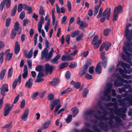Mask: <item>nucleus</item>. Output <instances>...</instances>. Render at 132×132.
<instances>
[{
    "mask_svg": "<svg viewBox=\"0 0 132 132\" xmlns=\"http://www.w3.org/2000/svg\"><path fill=\"white\" fill-rule=\"evenodd\" d=\"M98 106L103 111V113L100 110H97L96 112H95L94 110L91 109L86 111L84 114V117L86 120H87V117L89 116H92V114L94 113V117L96 119L100 121L97 125L96 124L97 122L96 120L92 121V122L95 124L92 127L93 129L95 131L101 132V129L106 131L110 129L113 128L114 122L112 120L113 119H114L117 123V124L114 125L115 127L118 128L119 126L123 125V124L122 120L118 117L114 116L113 114L111 115L109 118L105 117V116L108 114V112L106 111L105 110L104 108L100 105L99 104L95 107L94 109L97 110Z\"/></svg>",
    "mask_w": 132,
    "mask_h": 132,
    "instance_id": "obj_1",
    "label": "nucleus"
},
{
    "mask_svg": "<svg viewBox=\"0 0 132 132\" xmlns=\"http://www.w3.org/2000/svg\"><path fill=\"white\" fill-rule=\"evenodd\" d=\"M130 68V67L129 65L123 63L122 61H120L118 62L116 71H118L121 75L122 78L128 79L130 78H132V76L127 75L124 74V73L129 74L132 72V69H131L128 71L126 69L127 68L128 69H129Z\"/></svg>",
    "mask_w": 132,
    "mask_h": 132,
    "instance_id": "obj_2",
    "label": "nucleus"
},
{
    "mask_svg": "<svg viewBox=\"0 0 132 132\" xmlns=\"http://www.w3.org/2000/svg\"><path fill=\"white\" fill-rule=\"evenodd\" d=\"M45 44L46 47L42 52L41 58L43 59L45 57V60L46 61H48L50 60L53 55L54 49L53 48H52L49 52L48 53L50 47L49 45V43L46 39L45 40Z\"/></svg>",
    "mask_w": 132,
    "mask_h": 132,
    "instance_id": "obj_3",
    "label": "nucleus"
},
{
    "mask_svg": "<svg viewBox=\"0 0 132 132\" xmlns=\"http://www.w3.org/2000/svg\"><path fill=\"white\" fill-rule=\"evenodd\" d=\"M126 95L129 97H125L122 99H119L118 102L119 103V105L123 107L132 105V94H128V92H125Z\"/></svg>",
    "mask_w": 132,
    "mask_h": 132,
    "instance_id": "obj_4",
    "label": "nucleus"
},
{
    "mask_svg": "<svg viewBox=\"0 0 132 132\" xmlns=\"http://www.w3.org/2000/svg\"><path fill=\"white\" fill-rule=\"evenodd\" d=\"M102 9L101 8L100 10L98 15L97 16V18L101 17V22H103L106 18L107 20H108L111 15L110 9L106 8L104 11L102 15Z\"/></svg>",
    "mask_w": 132,
    "mask_h": 132,
    "instance_id": "obj_5",
    "label": "nucleus"
},
{
    "mask_svg": "<svg viewBox=\"0 0 132 132\" xmlns=\"http://www.w3.org/2000/svg\"><path fill=\"white\" fill-rule=\"evenodd\" d=\"M127 110V108L126 107L119 108L115 110L114 113L117 115L120 116L123 119L125 120L126 119V115L124 113Z\"/></svg>",
    "mask_w": 132,
    "mask_h": 132,
    "instance_id": "obj_6",
    "label": "nucleus"
},
{
    "mask_svg": "<svg viewBox=\"0 0 132 132\" xmlns=\"http://www.w3.org/2000/svg\"><path fill=\"white\" fill-rule=\"evenodd\" d=\"M123 9L122 6L119 5L115 8L114 10V13L113 15V21L116 20L118 17V14L121 13L122 12Z\"/></svg>",
    "mask_w": 132,
    "mask_h": 132,
    "instance_id": "obj_7",
    "label": "nucleus"
},
{
    "mask_svg": "<svg viewBox=\"0 0 132 132\" xmlns=\"http://www.w3.org/2000/svg\"><path fill=\"white\" fill-rule=\"evenodd\" d=\"M112 84L110 82L108 84L106 85V88L105 91H104L103 92V94L104 95V92H106L107 94H109L111 92L112 93V95L113 97H115L116 96V90L113 89H112Z\"/></svg>",
    "mask_w": 132,
    "mask_h": 132,
    "instance_id": "obj_8",
    "label": "nucleus"
},
{
    "mask_svg": "<svg viewBox=\"0 0 132 132\" xmlns=\"http://www.w3.org/2000/svg\"><path fill=\"white\" fill-rule=\"evenodd\" d=\"M98 38L97 36H95L94 37L93 40L92 42V44L94 45V48L95 49L98 48L101 43V39H98Z\"/></svg>",
    "mask_w": 132,
    "mask_h": 132,
    "instance_id": "obj_9",
    "label": "nucleus"
},
{
    "mask_svg": "<svg viewBox=\"0 0 132 132\" xmlns=\"http://www.w3.org/2000/svg\"><path fill=\"white\" fill-rule=\"evenodd\" d=\"M13 107V104L11 105L10 103H8L6 104L3 113L4 116H6L9 114Z\"/></svg>",
    "mask_w": 132,
    "mask_h": 132,
    "instance_id": "obj_10",
    "label": "nucleus"
},
{
    "mask_svg": "<svg viewBox=\"0 0 132 132\" xmlns=\"http://www.w3.org/2000/svg\"><path fill=\"white\" fill-rule=\"evenodd\" d=\"M0 91L1 94L3 96V98H4V97L6 95L5 92L8 91V85L7 84H3L2 87L0 88Z\"/></svg>",
    "mask_w": 132,
    "mask_h": 132,
    "instance_id": "obj_11",
    "label": "nucleus"
},
{
    "mask_svg": "<svg viewBox=\"0 0 132 132\" xmlns=\"http://www.w3.org/2000/svg\"><path fill=\"white\" fill-rule=\"evenodd\" d=\"M104 95L105 97H106L107 98H105L103 97H101V99L103 101H112L113 102H115L116 100V99L115 98H111L110 96L108 94H107L106 92H104Z\"/></svg>",
    "mask_w": 132,
    "mask_h": 132,
    "instance_id": "obj_12",
    "label": "nucleus"
},
{
    "mask_svg": "<svg viewBox=\"0 0 132 132\" xmlns=\"http://www.w3.org/2000/svg\"><path fill=\"white\" fill-rule=\"evenodd\" d=\"M29 110L28 108H26L21 117V118L23 121H26L28 119V117L29 114Z\"/></svg>",
    "mask_w": 132,
    "mask_h": 132,
    "instance_id": "obj_13",
    "label": "nucleus"
},
{
    "mask_svg": "<svg viewBox=\"0 0 132 132\" xmlns=\"http://www.w3.org/2000/svg\"><path fill=\"white\" fill-rule=\"evenodd\" d=\"M45 71L46 73H49L51 74L53 70L54 67L52 65H50L47 63L45 65Z\"/></svg>",
    "mask_w": 132,
    "mask_h": 132,
    "instance_id": "obj_14",
    "label": "nucleus"
},
{
    "mask_svg": "<svg viewBox=\"0 0 132 132\" xmlns=\"http://www.w3.org/2000/svg\"><path fill=\"white\" fill-rule=\"evenodd\" d=\"M77 23L79 25L80 27L83 28L86 27L88 26L87 23L86 22L81 21L79 17L77 18Z\"/></svg>",
    "mask_w": 132,
    "mask_h": 132,
    "instance_id": "obj_15",
    "label": "nucleus"
},
{
    "mask_svg": "<svg viewBox=\"0 0 132 132\" xmlns=\"http://www.w3.org/2000/svg\"><path fill=\"white\" fill-rule=\"evenodd\" d=\"M117 80H115L114 81V85L116 87L120 86H123L125 89H127L128 88H129V87H131V86L130 84H124V85L122 83H119L117 82Z\"/></svg>",
    "mask_w": 132,
    "mask_h": 132,
    "instance_id": "obj_16",
    "label": "nucleus"
},
{
    "mask_svg": "<svg viewBox=\"0 0 132 132\" xmlns=\"http://www.w3.org/2000/svg\"><path fill=\"white\" fill-rule=\"evenodd\" d=\"M105 55V52H102L101 53V57L103 59L102 64L104 68L105 67L107 61V58L104 56Z\"/></svg>",
    "mask_w": 132,
    "mask_h": 132,
    "instance_id": "obj_17",
    "label": "nucleus"
},
{
    "mask_svg": "<svg viewBox=\"0 0 132 132\" xmlns=\"http://www.w3.org/2000/svg\"><path fill=\"white\" fill-rule=\"evenodd\" d=\"M21 75L20 74L18 78L16 79L14 81L13 85L12 88L13 89L15 88L16 84L18 82L20 83L21 81Z\"/></svg>",
    "mask_w": 132,
    "mask_h": 132,
    "instance_id": "obj_18",
    "label": "nucleus"
},
{
    "mask_svg": "<svg viewBox=\"0 0 132 132\" xmlns=\"http://www.w3.org/2000/svg\"><path fill=\"white\" fill-rule=\"evenodd\" d=\"M113 76L115 77L118 78V80H117V82L118 81H121L127 84L128 80L122 79L120 76V75L119 74L113 75L112 76V77Z\"/></svg>",
    "mask_w": 132,
    "mask_h": 132,
    "instance_id": "obj_19",
    "label": "nucleus"
},
{
    "mask_svg": "<svg viewBox=\"0 0 132 132\" xmlns=\"http://www.w3.org/2000/svg\"><path fill=\"white\" fill-rule=\"evenodd\" d=\"M19 24L18 22H16L14 24V30L17 31L18 34H20L21 30V28L19 27Z\"/></svg>",
    "mask_w": 132,
    "mask_h": 132,
    "instance_id": "obj_20",
    "label": "nucleus"
},
{
    "mask_svg": "<svg viewBox=\"0 0 132 132\" xmlns=\"http://www.w3.org/2000/svg\"><path fill=\"white\" fill-rule=\"evenodd\" d=\"M56 12L58 14L61 13H64L65 12V9L63 7L61 8L60 9L59 6L56 4Z\"/></svg>",
    "mask_w": 132,
    "mask_h": 132,
    "instance_id": "obj_21",
    "label": "nucleus"
},
{
    "mask_svg": "<svg viewBox=\"0 0 132 132\" xmlns=\"http://www.w3.org/2000/svg\"><path fill=\"white\" fill-rule=\"evenodd\" d=\"M101 62H100L97 63L95 69V71L97 74H100L101 72L102 68L101 67Z\"/></svg>",
    "mask_w": 132,
    "mask_h": 132,
    "instance_id": "obj_22",
    "label": "nucleus"
},
{
    "mask_svg": "<svg viewBox=\"0 0 132 132\" xmlns=\"http://www.w3.org/2000/svg\"><path fill=\"white\" fill-rule=\"evenodd\" d=\"M23 9L28 11L29 14L31 13L32 11V8L31 6H29L27 5L24 4H23Z\"/></svg>",
    "mask_w": 132,
    "mask_h": 132,
    "instance_id": "obj_23",
    "label": "nucleus"
},
{
    "mask_svg": "<svg viewBox=\"0 0 132 132\" xmlns=\"http://www.w3.org/2000/svg\"><path fill=\"white\" fill-rule=\"evenodd\" d=\"M32 79L31 78H30L26 82L25 84L26 87L29 88H30L32 85Z\"/></svg>",
    "mask_w": 132,
    "mask_h": 132,
    "instance_id": "obj_24",
    "label": "nucleus"
},
{
    "mask_svg": "<svg viewBox=\"0 0 132 132\" xmlns=\"http://www.w3.org/2000/svg\"><path fill=\"white\" fill-rule=\"evenodd\" d=\"M51 123V121L49 120L45 122L42 124V128L44 129H46L47 128L49 127Z\"/></svg>",
    "mask_w": 132,
    "mask_h": 132,
    "instance_id": "obj_25",
    "label": "nucleus"
},
{
    "mask_svg": "<svg viewBox=\"0 0 132 132\" xmlns=\"http://www.w3.org/2000/svg\"><path fill=\"white\" fill-rule=\"evenodd\" d=\"M20 50V45L18 44L17 41L16 42L15 47L14 48L15 53L17 54L19 53Z\"/></svg>",
    "mask_w": 132,
    "mask_h": 132,
    "instance_id": "obj_26",
    "label": "nucleus"
},
{
    "mask_svg": "<svg viewBox=\"0 0 132 132\" xmlns=\"http://www.w3.org/2000/svg\"><path fill=\"white\" fill-rule=\"evenodd\" d=\"M55 11V9H52L51 13L52 18V23L53 25H54L56 21L55 17L54 14Z\"/></svg>",
    "mask_w": 132,
    "mask_h": 132,
    "instance_id": "obj_27",
    "label": "nucleus"
},
{
    "mask_svg": "<svg viewBox=\"0 0 132 132\" xmlns=\"http://www.w3.org/2000/svg\"><path fill=\"white\" fill-rule=\"evenodd\" d=\"M70 84L74 86V87L77 88H79L80 86V83L79 82H76L73 81H71L70 82Z\"/></svg>",
    "mask_w": 132,
    "mask_h": 132,
    "instance_id": "obj_28",
    "label": "nucleus"
},
{
    "mask_svg": "<svg viewBox=\"0 0 132 132\" xmlns=\"http://www.w3.org/2000/svg\"><path fill=\"white\" fill-rule=\"evenodd\" d=\"M88 66L87 65H85L81 68L80 73L82 75L85 74L87 71Z\"/></svg>",
    "mask_w": 132,
    "mask_h": 132,
    "instance_id": "obj_29",
    "label": "nucleus"
},
{
    "mask_svg": "<svg viewBox=\"0 0 132 132\" xmlns=\"http://www.w3.org/2000/svg\"><path fill=\"white\" fill-rule=\"evenodd\" d=\"M71 110L73 112V117H75L79 112V109L76 107L73 108Z\"/></svg>",
    "mask_w": 132,
    "mask_h": 132,
    "instance_id": "obj_30",
    "label": "nucleus"
},
{
    "mask_svg": "<svg viewBox=\"0 0 132 132\" xmlns=\"http://www.w3.org/2000/svg\"><path fill=\"white\" fill-rule=\"evenodd\" d=\"M59 79L57 78L54 79L51 82V84L52 86H55L59 83Z\"/></svg>",
    "mask_w": 132,
    "mask_h": 132,
    "instance_id": "obj_31",
    "label": "nucleus"
},
{
    "mask_svg": "<svg viewBox=\"0 0 132 132\" xmlns=\"http://www.w3.org/2000/svg\"><path fill=\"white\" fill-rule=\"evenodd\" d=\"M103 44H104V46L105 48V50L106 51H108L111 45V44L109 42H106Z\"/></svg>",
    "mask_w": 132,
    "mask_h": 132,
    "instance_id": "obj_32",
    "label": "nucleus"
},
{
    "mask_svg": "<svg viewBox=\"0 0 132 132\" xmlns=\"http://www.w3.org/2000/svg\"><path fill=\"white\" fill-rule=\"evenodd\" d=\"M33 49V48H32L28 54L26 53L25 54V56L28 59H30L31 57Z\"/></svg>",
    "mask_w": 132,
    "mask_h": 132,
    "instance_id": "obj_33",
    "label": "nucleus"
},
{
    "mask_svg": "<svg viewBox=\"0 0 132 132\" xmlns=\"http://www.w3.org/2000/svg\"><path fill=\"white\" fill-rule=\"evenodd\" d=\"M76 132H94V131L90 130L89 129L84 128L81 130L77 129L76 130Z\"/></svg>",
    "mask_w": 132,
    "mask_h": 132,
    "instance_id": "obj_34",
    "label": "nucleus"
},
{
    "mask_svg": "<svg viewBox=\"0 0 132 132\" xmlns=\"http://www.w3.org/2000/svg\"><path fill=\"white\" fill-rule=\"evenodd\" d=\"M60 55L58 54L56 55L54 59L51 60V61L54 63H57V61L60 58Z\"/></svg>",
    "mask_w": 132,
    "mask_h": 132,
    "instance_id": "obj_35",
    "label": "nucleus"
},
{
    "mask_svg": "<svg viewBox=\"0 0 132 132\" xmlns=\"http://www.w3.org/2000/svg\"><path fill=\"white\" fill-rule=\"evenodd\" d=\"M3 1H4V4H5L6 7L7 9L9 8L11 4L10 0H3Z\"/></svg>",
    "mask_w": 132,
    "mask_h": 132,
    "instance_id": "obj_36",
    "label": "nucleus"
},
{
    "mask_svg": "<svg viewBox=\"0 0 132 132\" xmlns=\"http://www.w3.org/2000/svg\"><path fill=\"white\" fill-rule=\"evenodd\" d=\"M78 52V51L77 50H75L74 52H73L72 53H70V51H68L67 52L65 53V54L66 55H75Z\"/></svg>",
    "mask_w": 132,
    "mask_h": 132,
    "instance_id": "obj_37",
    "label": "nucleus"
},
{
    "mask_svg": "<svg viewBox=\"0 0 132 132\" xmlns=\"http://www.w3.org/2000/svg\"><path fill=\"white\" fill-rule=\"evenodd\" d=\"M39 13L40 15H44L45 14V13L43 7L42 6H41L39 10Z\"/></svg>",
    "mask_w": 132,
    "mask_h": 132,
    "instance_id": "obj_38",
    "label": "nucleus"
},
{
    "mask_svg": "<svg viewBox=\"0 0 132 132\" xmlns=\"http://www.w3.org/2000/svg\"><path fill=\"white\" fill-rule=\"evenodd\" d=\"M17 8V6L16 5H15L12 11V12L11 13V16H14L16 12Z\"/></svg>",
    "mask_w": 132,
    "mask_h": 132,
    "instance_id": "obj_39",
    "label": "nucleus"
},
{
    "mask_svg": "<svg viewBox=\"0 0 132 132\" xmlns=\"http://www.w3.org/2000/svg\"><path fill=\"white\" fill-rule=\"evenodd\" d=\"M110 31V30L108 28L105 29L103 31L104 34L105 36H108L109 34Z\"/></svg>",
    "mask_w": 132,
    "mask_h": 132,
    "instance_id": "obj_40",
    "label": "nucleus"
},
{
    "mask_svg": "<svg viewBox=\"0 0 132 132\" xmlns=\"http://www.w3.org/2000/svg\"><path fill=\"white\" fill-rule=\"evenodd\" d=\"M79 33V31L76 30L73 32L71 34V36L72 37H74L78 35Z\"/></svg>",
    "mask_w": 132,
    "mask_h": 132,
    "instance_id": "obj_41",
    "label": "nucleus"
},
{
    "mask_svg": "<svg viewBox=\"0 0 132 132\" xmlns=\"http://www.w3.org/2000/svg\"><path fill=\"white\" fill-rule=\"evenodd\" d=\"M6 72V70L5 69H3L1 71L0 76V78L1 79H3L5 75Z\"/></svg>",
    "mask_w": 132,
    "mask_h": 132,
    "instance_id": "obj_42",
    "label": "nucleus"
},
{
    "mask_svg": "<svg viewBox=\"0 0 132 132\" xmlns=\"http://www.w3.org/2000/svg\"><path fill=\"white\" fill-rule=\"evenodd\" d=\"M72 90L71 88H68L67 89L63 91L61 93V95H63L64 94H67L71 91Z\"/></svg>",
    "mask_w": 132,
    "mask_h": 132,
    "instance_id": "obj_43",
    "label": "nucleus"
},
{
    "mask_svg": "<svg viewBox=\"0 0 132 132\" xmlns=\"http://www.w3.org/2000/svg\"><path fill=\"white\" fill-rule=\"evenodd\" d=\"M72 116L70 115L69 116L65 119V121L67 123L70 122L72 120Z\"/></svg>",
    "mask_w": 132,
    "mask_h": 132,
    "instance_id": "obj_44",
    "label": "nucleus"
},
{
    "mask_svg": "<svg viewBox=\"0 0 132 132\" xmlns=\"http://www.w3.org/2000/svg\"><path fill=\"white\" fill-rule=\"evenodd\" d=\"M67 5L68 11L69 12L71 11L72 9L71 4V2L69 1H67Z\"/></svg>",
    "mask_w": 132,
    "mask_h": 132,
    "instance_id": "obj_45",
    "label": "nucleus"
},
{
    "mask_svg": "<svg viewBox=\"0 0 132 132\" xmlns=\"http://www.w3.org/2000/svg\"><path fill=\"white\" fill-rule=\"evenodd\" d=\"M89 92V90L87 88H85L84 90L83 93V96L85 98Z\"/></svg>",
    "mask_w": 132,
    "mask_h": 132,
    "instance_id": "obj_46",
    "label": "nucleus"
},
{
    "mask_svg": "<svg viewBox=\"0 0 132 132\" xmlns=\"http://www.w3.org/2000/svg\"><path fill=\"white\" fill-rule=\"evenodd\" d=\"M4 53L3 52H2L0 53V63H2L4 60Z\"/></svg>",
    "mask_w": 132,
    "mask_h": 132,
    "instance_id": "obj_47",
    "label": "nucleus"
},
{
    "mask_svg": "<svg viewBox=\"0 0 132 132\" xmlns=\"http://www.w3.org/2000/svg\"><path fill=\"white\" fill-rule=\"evenodd\" d=\"M100 7V6H98L96 5L95 6L94 8V15L95 16L96 15Z\"/></svg>",
    "mask_w": 132,
    "mask_h": 132,
    "instance_id": "obj_48",
    "label": "nucleus"
},
{
    "mask_svg": "<svg viewBox=\"0 0 132 132\" xmlns=\"http://www.w3.org/2000/svg\"><path fill=\"white\" fill-rule=\"evenodd\" d=\"M83 36V34L81 33L76 38V40L77 41H79L81 40L82 39Z\"/></svg>",
    "mask_w": 132,
    "mask_h": 132,
    "instance_id": "obj_49",
    "label": "nucleus"
},
{
    "mask_svg": "<svg viewBox=\"0 0 132 132\" xmlns=\"http://www.w3.org/2000/svg\"><path fill=\"white\" fill-rule=\"evenodd\" d=\"M12 53H8L6 56V60L8 61L10 60L12 57Z\"/></svg>",
    "mask_w": 132,
    "mask_h": 132,
    "instance_id": "obj_50",
    "label": "nucleus"
},
{
    "mask_svg": "<svg viewBox=\"0 0 132 132\" xmlns=\"http://www.w3.org/2000/svg\"><path fill=\"white\" fill-rule=\"evenodd\" d=\"M16 35V33L14 30H12L11 34V38H13Z\"/></svg>",
    "mask_w": 132,
    "mask_h": 132,
    "instance_id": "obj_51",
    "label": "nucleus"
},
{
    "mask_svg": "<svg viewBox=\"0 0 132 132\" xmlns=\"http://www.w3.org/2000/svg\"><path fill=\"white\" fill-rule=\"evenodd\" d=\"M13 73V68H11L9 69L8 72V77H11Z\"/></svg>",
    "mask_w": 132,
    "mask_h": 132,
    "instance_id": "obj_52",
    "label": "nucleus"
},
{
    "mask_svg": "<svg viewBox=\"0 0 132 132\" xmlns=\"http://www.w3.org/2000/svg\"><path fill=\"white\" fill-rule=\"evenodd\" d=\"M25 104V101L24 99L21 102L20 104V107L21 109L23 108Z\"/></svg>",
    "mask_w": 132,
    "mask_h": 132,
    "instance_id": "obj_53",
    "label": "nucleus"
},
{
    "mask_svg": "<svg viewBox=\"0 0 132 132\" xmlns=\"http://www.w3.org/2000/svg\"><path fill=\"white\" fill-rule=\"evenodd\" d=\"M43 69V67L40 65H38L36 67L35 70L38 71H40Z\"/></svg>",
    "mask_w": 132,
    "mask_h": 132,
    "instance_id": "obj_54",
    "label": "nucleus"
},
{
    "mask_svg": "<svg viewBox=\"0 0 132 132\" xmlns=\"http://www.w3.org/2000/svg\"><path fill=\"white\" fill-rule=\"evenodd\" d=\"M88 54V51H87L85 52H82L80 54V56L82 57H86Z\"/></svg>",
    "mask_w": 132,
    "mask_h": 132,
    "instance_id": "obj_55",
    "label": "nucleus"
},
{
    "mask_svg": "<svg viewBox=\"0 0 132 132\" xmlns=\"http://www.w3.org/2000/svg\"><path fill=\"white\" fill-rule=\"evenodd\" d=\"M23 9V5L22 4H20L18 5V12H20Z\"/></svg>",
    "mask_w": 132,
    "mask_h": 132,
    "instance_id": "obj_56",
    "label": "nucleus"
},
{
    "mask_svg": "<svg viewBox=\"0 0 132 132\" xmlns=\"http://www.w3.org/2000/svg\"><path fill=\"white\" fill-rule=\"evenodd\" d=\"M11 19L9 18H8L6 20L5 26L6 27H7L9 26L11 22Z\"/></svg>",
    "mask_w": 132,
    "mask_h": 132,
    "instance_id": "obj_57",
    "label": "nucleus"
},
{
    "mask_svg": "<svg viewBox=\"0 0 132 132\" xmlns=\"http://www.w3.org/2000/svg\"><path fill=\"white\" fill-rule=\"evenodd\" d=\"M54 97V95L52 93H51L49 94L48 96V99L50 100H52Z\"/></svg>",
    "mask_w": 132,
    "mask_h": 132,
    "instance_id": "obj_58",
    "label": "nucleus"
},
{
    "mask_svg": "<svg viewBox=\"0 0 132 132\" xmlns=\"http://www.w3.org/2000/svg\"><path fill=\"white\" fill-rule=\"evenodd\" d=\"M94 68L93 66L90 67L89 69V72L91 74H93L94 73Z\"/></svg>",
    "mask_w": 132,
    "mask_h": 132,
    "instance_id": "obj_59",
    "label": "nucleus"
},
{
    "mask_svg": "<svg viewBox=\"0 0 132 132\" xmlns=\"http://www.w3.org/2000/svg\"><path fill=\"white\" fill-rule=\"evenodd\" d=\"M30 22V20L27 19H25L23 20V25L24 26H25L27 24L29 23Z\"/></svg>",
    "mask_w": 132,
    "mask_h": 132,
    "instance_id": "obj_60",
    "label": "nucleus"
},
{
    "mask_svg": "<svg viewBox=\"0 0 132 132\" xmlns=\"http://www.w3.org/2000/svg\"><path fill=\"white\" fill-rule=\"evenodd\" d=\"M68 65V63L67 62H64L60 66V68L61 69L64 68Z\"/></svg>",
    "mask_w": 132,
    "mask_h": 132,
    "instance_id": "obj_61",
    "label": "nucleus"
},
{
    "mask_svg": "<svg viewBox=\"0 0 132 132\" xmlns=\"http://www.w3.org/2000/svg\"><path fill=\"white\" fill-rule=\"evenodd\" d=\"M43 23H41L40 22H39L38 23V31H40L42 30L41 29V28L42 27V25Z\"/></svg>",
    "mask_w": 132,
    "mask_h": 132,
    "instance_id": "obj_62",
    "label": "nucleus"
},
{
    "mask_svg": "<svg viewBox=\"0 0 132 132\" xmlns=\"http://www.w3.org/2000/svg\"><path fill=\"white\" fill-rule=\"evenodd\" d=\"M25 13L24 11H22L21 13L20 16V18L21 19H23L25 16Z\"/></svg>",
    "mask_w": 132,
    "mask_h": 132,
    "instance_id": "obj_63",
    "label": "nucleus"
},
{
    "mask_svg": "<svg viewBox=\"0 0 132 132\" xmlns=\"http://www.w3.org/2000/svg\"><path fill=\"white\" fill-rule=\"evenodd\" d=\"M77 65V63L76 62H73L71 63L70 65L69 66L70 68H73L76 67Z\"/></svg>",
    "mask_w": 132,
    "mask_h": 132,
    "instance_id": "obj_64",
    "label": "nucleus"
}]
</instances>
